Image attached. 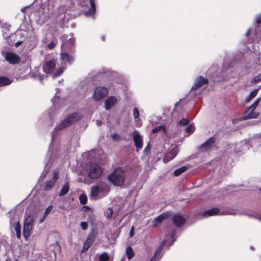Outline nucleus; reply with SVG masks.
Listing matches in <instances>:
<instances>
[{"label": "nucleus", "instance_id": "a18cd8bd", "mask_svg": "<svg viewBox=\"0 0 261 261\" xmlns=\"http://www.w3.org/2000/svg\"><path fill=\"white\" fill-rule=\"evenodd\" d=\"M261 81V73L254 77L251 80V83L255 84Z\"/></svg>", "mask_w": 261, "mask_h": 261}, {"label": "nucleus", "instance_id": "bb28decb", "mask_svg": "<svg viewBox=\"0 0 261 261\" xmlns=\"http://www.w3.org/2000/svg\"><path fill=\"white\" fill-rule=\"evenodd\" d=\"M220 212V210L218 207L212 208L204 212L201 217L202 218H205L208 217L216 215L219 214Z\"/></svg>", "mask_w": 261, "mask_h": 261}, {"label": "nucleus", "instance_id": "13d9d810", "mask_svg": "<svg viewBox=\"0 0 261 261\" xmlns=\"http://www.w3.org/2000/svg\"><path fill=\"white\" fill-rule=\"evenodd\" d=\"M22 42L23 41H21L20 40H18L15 43V46L17 47H18Z\"/></svg>", "mask_w": 261, "mask_h": 261}, {"label": "nucleus", "instance_id": "9b49d317", "mask_svg": "<svg viewBox=\"0 0 261 261\" xmlns=\"http://www.w3.org/2000/svg\"><path fill=\"white\" fill-rule=\"evenodd\" d=\"M96 231L94 228L92 229L89 233L87 238L83 245V252L86 251L92 245L95 240Z\"/></svg>", "mask_w": 261, "mask_h": 261}, {"label": "nucleus", "instance_id": "39448f33", "mask_svg": "<svg viewBox=\"0 0 261 261\" xmlns=\"http://www.w3.org/2000/svg\"><path fill=\"white\" fill-rule=\"evenodd\" d=\"M260 101V98H257L255 100L254 103L248 108L246 111L244 116L240 117L239 119H234L232 120L233 123H236V121L239 120V121L246 120L248 119L256 118L258 114L255 113L254 110L257 107L259 102Z\"/></svg>", "mask_w": 261, "mask_h": 261}, {"label": "nucleus", "instance_id": "4c0bfd02", "mask_svg": "<svg viewBox=\"0 0 261 261\" xmlns=\"http://www.w3.org/2000/svg\"><path fill=\"white\" fill-rule=\"evenodd\" d=\"M17 36L19 37V40L24 42L26 38V32L23 31H20L17 33Z\"/></svg>", "mask_w": 261, "mask_h": 261}, {"label": "nucleus", "instance_id": "5701e85b", "mask_svg": "<svg viewBox=\"0 0 261 261\" xmlns=\"http://www.w3.org/2000/svg\"><path fill=\"white\" fill-rule=\"evenodd\" d=\"M166 244V241L164 240L160 245L159 246V247L157 248L155 253L154 254L152 257L151 258L150 261H159V260L162 257V255L161 254V253L165 246Z\"/></svg>", "mask_w": 261, "mask_h": 261}, {"label": "nucleus", "instance_id": "864d4df0", "mask_svg": "<svg viewBox=\"0 0 261 261\" xmlns=\"http://www.w3.org/2000/svg\"><path fill=\"white\" fill-rule=\"evenodd\" d=\"M134 227L132 226L130 230L129 231V236L130 238H132L134 236Z\"/></svg>", "mask_w": 261, "mask_h": 261}, {"label": "nucleus", "instance_id": "473e14b6", "mask_svg": "<svg viewBox=\"0 0 261 261\" xmlns=\"http://www.w3.org/2000/svg\"><path fill=\"white\" fill-rule=\"evenodd\" d=\"M69 189V185L68 183L66 182L62 186L61 190L60 192L59 195L60 196H62L66 195L68 193Z\"/></svg>", "mask_w": 261, "mask_h": 261}, {"label": "nucleus", "instance_id": "4468645a", "mask_svg": "<svg viewBox=\"0 0 261 261\" xmlns=\"http://www.w3.org/2000/svg\"><path fill=\"white\" fill-rule=\"evenodd\" d=\"M56 98V95H55L51 101L53 103V106L49 108L48 111V114L49 118L52 119L56 117L59 113L61 110V108L57 104L55 103V99Z\"/></svg>", "mask_w": 261, "mask_h": 261}, {"label": "nucleus", "instance_id": "a19ab883", "mask_svg": "<svg viewBox=\"0 0 261 261\" xmlns=\"http://www.w3.org/2000/svg\"><path fill=\"white\" fill-rule=\"evenodd\" d=\"M109 259V257L107 253H103L100 255L99 257V261H108Z\"/></svg>", "mask_w": 261, "mask_h": 261}, {"label": "nucleus", "instance_id": "3c124183", "mask_svg": "<svg viewBox=\"0 0 261 261\" xmlns=\"http://www.w3.org/2000/svg\"><path fill=\"white\" fill-rule=\"evenodd\" d=\"M150 145L148 144L145 147V148L143 150V152L145 153H148L149 150H150Z\"/></svg>", "mask_w": 261, "mask_h": 261}, {"label": "nucleus", "instance_id": "aec40b11", "mask_svg": "<svg viewBox=\"0 0 261 261\" xmlns=\"http://www.w3.org/2000/svg\"><path fill=\"white\" fill-rule=\"evenodd\" d=\"M6 60L11 64H16L19 62L20 58L15 53L12 52H7L5 54Z\"/></svg>", "mask_w": 261, "mask_h": 261}, {"label": "nucleus", "instance_id": "bf43d9fd", "mask_svg": "<svg viewBox=\"0 0 261 261\" xmlns=\"http://www.w3.org/2000/svg\"><path fill=\"white\" fill-rule=\"evenodd\" d=\"M45 217H46V216H45L44 215H43V216L40 217L39 218V223H42L44 221Z\"/></svg>", "mask_w": 261, "mask_h": 261}, {"label": "nucleus", "instance_id": "f257e3e1", "mask_svg": "<svg viewBox=\"0 0 261 261\" xmlns=\"http://www.w3.org/2000/svg\"><path fill=\"white\" fill-rule=\"evenodd\" d=\"M81 118V115L78 113H73L66 117L62 121L56 124L54 130L51 132L52 141L60 131L70 126Z\"/></svg>", "mask_w": 261, "mask_h": 261}, {"label": "nucleus", "instance_id": "69168bd1", "mask_svg": "<svg viewBox=\"0 0 261 261\" xmlns=\"http://www.w3.org/2000/svg\"><path fill=\"white\" fill-rule=\"evenodd\" d=\"M250 249H252V250H253V247H252V246H250Z\"/></svg>", "mask_w": 261, "mask_h": 261}, {"label": "nucleus", "instance_id": "680f3d73", "mask_svg": "<svg viewBox=\"0 0 261 261\" xmlns=\"http://www.w3.org/2000/svg\"><path fill=\"white\" fill-rule=\"evenodd\" d=\"M101 121L100 120H97L96 122L97 126H100L101 124Z\"/></svg>", "mask_w": 261, "mask_h": 261}, {"label": "nucleus", "instance_id": "e433bc0d", "mask_svg": "<svg viewBox=\"0 0 261 261\" xmlns=\"http://www.w3.org/2000/svg\"><path fill=\"white\" fill-rule=\"evenodd\" d=\"M187 169V167L186 166H182L178 169H176L174 171V175L175 176H178L185 171H186Z\"/></svg>", "mask_w": 261, "mask_h": 261}, {"label": "nucleus", "instance_id": "c03bdc74", "mask_svg": "<svg viewBox=\"0 0 261 261\" xmlns=\"http://www.w3.org/2000/svg\"><path fill=\"white\" fill-rule=\"evenodd\" d=\"M190 123V121L186 118H182L179 121V125L180 126H186Z\"/></svg>", "mask_w": 261, "mask_h": 261}, {"label": "nucleus", "instance_id": "ddd939ff", "mask_svg": "<svg viewBox=\"0 0 261 261\" xmlns=\"http://www.w3.org/2000/svg\"><path fill=\"white\" fill-rule=\"evenodd\" d=\"M61 59L65 65H71L75 60L73 54L66 51H62L60 53Z\"/></svg>", "mask_w": 261, "mask_h": 261}, {"label": "nucleus", "instance_id": "4d7b16f0", "mask_svg": "<svg viewBox=\"0 0 261 261\" xmlns=\"http://www.w3.org/2000/svg\"><path fill=\"white\" fill-rule=\"evenodd\" d=\"M38 77H39V81L42 82L43 80L45 78V77H46V76L44 75H42V74H38Z\"/></svg>", "mask_w": 261, "mask_h": 261}, {"label": "nucleus", "instance_id": "a211bd4d", "mask_svg": "<svg viewBox=\"0 0 261 261\" xmlns=\"http://www.w3.org/2000/svg\"><path fill=\"white\" fill-rule=\"evenodd\" d=\"M207 83L208 80L207 79L201 75L198 76L195 80L194 85L191 87L190 91L197 90L203 85L207 84Z\"/></svg>", "mask_w": 261, "mask_h": 261}, {"label": "nucleus", "instance_id": "c756f323", "mask_svg": "<svg viewBox=\"0 0 261 261\" xmlns=\"http://www.w3.org/2000/svg\"><path fill=\"white\" fill-rule=\"evenodd\" d=\"M11 81L7 77L1 76L0 77V87L8 86L10 85Z\"/></svg>", "mask_w": 261, "mask_h": 261}, {"label": "nucleus", "instance_id": "e2e57ef3", "mask_svg": "<svg viewBox=\"0 0 261 261\" xmlns=\"http://www.w3.org/2000/svg\"><path fill=\"white\" fill-rule=\"evenodd\" d=\"M82 194H81L79 196V201L81 204H82Z\"/></svg>", "mask_w": 261, "mask_h": 261}, {"label": "nucleus", "instance_id": "f8f14e48", "mask_svg": "<svg viewBox=\"0 0 261 261\" xmlns=\"http://www.w3.org/2000/svg\"><path fill=\"white\" fill-rule=\"evenodd\" d=\"M216 146V138L214 137L208 139L205 142L202 143L199 147V150L201 152L208 151L210 149Z\"/></svg>", "mask_w": 261, "mask_h": 261}, {"label": "nucleus", "instance_id": "c85d7f7f", "mask_svg": "<svg viewBox=\"0 0 261 261\" xmlns=\"http://www.w3.org/2000/svg\"><path fill=\"white\" fill-rule=\"evenodd\" d=\"M84 156L87 158L88 160H94L96 159L97 154L95 151L91 150L88 152L85 153L84 154H83V158Z\"/></svg>", "mask_w": 261, "mask_h": 261}, {"label": "nucleus", "instance_id": "393cba45", "mask_svg": "<svg viewBox=\"0 0 261 261\" xmlns=\"http://www.w3.org/2000/svg\"><path fill=\"white\" fill-rule=\"evenodd\" d=\"M174 224L177 227L182 226L186 222L185 218L180 215H175L172 218Z\"/></svg>", "mask_w": 261, "mask_h": 261}, {"label": "nucleus", "instance_id": "2f4dec72", "mask_svg": "<svg viewBox=\"0 0 261 261\" xmlns=\"http://www.w3.org/2000/svg\"><path fill=\"white\" fill-rule=\"evenodd\" d=\"M258 89H255L250 91L249 95L246 97L245 101L248 102L253 99L256 95Z\"/></svg>", "mask_w": 261, "mask_h": 261}, {"label": "nucleus", "instance_id": "0e129e2a", "mask_svg": "<svg viewBox=\"0 0 261 261\" xmlns=\"http://www.w3.org/2000/svg\"><path fill=\"white\" fill-rule=\"evenodd\" d=\"M101 39H102V41H104L105 40V37H104V36L101 37Z\"/></svg>", "mask_w": 261, "mask_h": 261}, {"label": "nucleus", "instance_id": "1a4fd4ad", "mask_svg": "<svg viewBox=\"0 0 261 261\" xmlns=\"http://www.w3.org/2000/svg\"><path fill=\"white\" fill-rule=\"evenodd\" d=\"M53 155V150L51 148V144L49 145L48 150L46 153L44 160L45 169L40 177V180H43L46 176L49 170V167L48 164L52 162L51 156Z\"/></svg>", "mask_w": 261, "mask_h": 261}, {"label": "nucleus", "instance_id": "f704fd0d", "mask_svg": "<svg viewBox=\"0 0 261 261\" xmlns=\"http://www.w3.org/2000/svg\"><path fill=\"white\" fill-rule=\"evenodd\" d=\"M125 254L128 259H132L134 256V252L133 248L128 246L126 248Z\"/></svg>", "mask_w": 261, "mask_h": 261}, {"label": "nucleus", "instance_id": "423d86ee", "mask_svg": "<svg viewBox=\"0 0 261 261\" xmlns=\"http://www.w3.org/2000/svg\"><path fill=\"white\" fill-rule=\"evenodd\" d=\"M88 175L90 178H97L102 174V170L101 167L97 164L90 162L86 167Z\"/></svg>", "mask_w": 261, "mask_h": 261}, {"label": "nucleus", "instance_id": "052dcab7", "mask_svg": "<svg viewBox=\"0 0 261 261\" xmlns=\"http://www.w3.org/2000/svg\"><path fill=\"white\" fill-rule=\"evenodd\" d=\"M253 217L261 222V215L253 216Z\"/></svg>", "mask_w": 261, "mask_h": 261}, {"label": "nucleus", "instance_id": "6e6d98bb", "mask_svg": "<svg viewBox=\"0 0 261 261\" xmlns=\"http://www.w3.org/2000/svg\"><path fill=\"white\" fill-rule=\"evenodd\" d=\"M88 223L87 222H83V230H85L87 228Z\"/></svg>", "mask_w": 261, "mask_h": 261}, {"label": "nucleus", "instance_id": "dca6fc26", "mask_svg": "<svg viewBox=\"0 0 261 261\" xmlns=\"http://www.w3.org/2000/svg\"><path fill=\"white\" fill-rule=\"evenodd\" d=\"M130 135L133 136V140L135 145L136 147V151L138 152L142 148L143 138L140 133L136 130L134 131V132L132 133Z\"/></svg>", "mask_w": 261, "mask_h": 261}, {"label": "nucleus", "instance_id": "5fc2aeb1", "mask_svg": "<svg viewBox=\"0 0 261 261\" xmlns=\"http://www.w3.org/2000/svg\"><path fill=\"white\" fill-rule=\"evenodd\" d=\"M91 210L90 207L88 206H83V212H88Z\"/></svg>", "mask_w": 261, "mask_h": 261}, {"label": "nucleus", "instance_id": "6e6552de", "mask_svg": "<svg viewBox=\"0 0 261 261\" xmlns=\"http://www.w3.org/2000/svg\"><path fill=\"white\" fill-rule=\"evenodd\" d=\"M109 93L108 89L103 86L96 87L94 89L93 97L96 101H100L104 98Z\"/></svg>", "mask_w": 261, "mask_h": 261}, {"label": "nucleus", "instance_id": "58836bf2", "mask_svg": "<svg viewBox=\"0 0 261 261\" xmlns=\"http://www.w3.org/2000/svg\"><path fill=\"white\" fill-rule=\"evenodd\" d=\"M160 130H162V132H163L164 133H165V131H166V128H165V126H164V125H159V126H156L153 129H152V133H157Z\"/></svg>", "mask_w": 261, "mask_h": 261}, {"label": "nucleus", "instance_id": "7ed1b4c3", "mask_svg": "<svg viewBox=\"0 0 261 261\" xmlns=\"http://www.w3.org/2000/svg\"><path fill=\"white\" fill-rule=\"evenodd\" d=\"M126 173L120 167L114 169L113 172L109 176V180L116 186H122L123 185Z\"/></svg>", "mask_w": 261, "mask_h": 261}, {"label": "nucleus", "instance_id": "338daca9", "mask_svg": "<svg viewBox=\"0 0 261 261\" xmlns=\"http://www.w3.org/2000/svg\"><path fill=\"white\" fill-rule=\"evenodd\" d=\"M124 260H125V258H124L123 259H121V261H124Z\"/></svg>", "mask_w": 261, "mask_h": 261}, {"label": "nucleus", "instance_id": "412c9836", "mask_svg": "<svg viewBox=\"0 0 261 261\" xmlns=\"http://www.w3.org/2000/svg\"><path fill=\"white\" fill-rule=\"evenodd\" d=\"M178 152V149L176 147H174L171 149L165 154L163 158V162L167 163L175 157Z\"/></svg>", "mask_w": 261, "mask_h": 261}, {"label": "nucleus", "instance_id": "603ef678", "mask_svg": "<svg viewBox=\"0 0 261 261\" xmlns=\"http://www.w3.org/2000/svg\"><path fill=\"white\" fill-rule=\"evenodd\" d=\"M87 201V196L83 193V205L85 204Z\"/></svg>", "mask_w": 261, "mask_h": 261}, {"label": "nucleus", "instance_id": "72a5a7b5", "mask_svg": "<svg viewBox=\"0 0 261 261\" xmlns=\"http://www.w3.org/2000/svg\"><path fill=\"white\" fill-rule=\"evenodd\" d=\"M70 38H68V35L65 34L61 37V39L62 40V41H65V42L63 43L64 45H65L67 42H66V40L68 41V42L69 43H72L73 42V40H72L71 38L73 36V34L70 33Z\"/></svg>", "mask_w": 261, "mask_h": 261}, {"label": "nucleus", "instance_id": "0eeeda50", "mask_svg": "<svg viewBox=\"0 0 261 261\" xmlns=\"http://www.w3.org/2000/svg\"><path fill=\"white\" fill-rule=\"evenodd\" d=\"M114 72L106 67H102L98 70H93L90 73L91 78L106 77L113 75Z\"/></svg>", "mask_w": 261, "mask_h": 261}, {"label": "nucleus", "instance_id": "20e7f679", "mask_svg": "<svg viewBox=\"0 0 261 261\" xmlns=\"http://www.w3.org/2000/svg\"><path fill=\"white\" fill-rule=\"evenodd\" d=\"M249 140L245 139L237 144H231L228 145L226 151L229 153H243L249 149Z\"/></svg>", "mask_w": 261, "mask_h": 261}, {"label": "nucleus", "instance_id": "6ab92c4d", "mask_svg": "<svg viewBox=\"0 0 261 261\" xmlns=\"http://www.w3.org/2000/svg\"><path fill=\"white\" fill-rule=\"evenodd\" d=\"M221 70L222 76L221 79L218 80V81L229 80L230 77H233L232 75L229 74V73L231 72L232 69L226 65V62L224 63Z\"/></svg>", "mask_w": 261, "mask_h": 261}, {"label": "nucleus", "instance_id": "2eb2a0df", "mask_svg": "<svg viewBox=\"0 0 261 261\" xmlns=\"http://www.w3.org/2000/svg\"><path fill=\"white\" fill-rule=\"evenodd\" d=\"M90 7H88V10H83V13L84 14L85 16L87 17H91L93 19H95V13H96V5L95 0H89Z\"/></svg>", "mask_w": 261, "mask_h": 261}, {"label": "nucleus", "instance_id": "a878e982", "mask_svg": "<svg viewBox=\"0 0 261 261\" xmlns=\"http://www.w3.org/2000/svg\"><path fill=\"white\" fill-rule=\"evenodd\" d=\"M170 215H171V213L168 212L162 214L161 215H159V216L155 217L153 221V226H154V227L157 226L160 223H161V222L163 220L169 217L170 216Z\"/></svg>", "mask_w": 261, "mask_h": 261}, {"label": "nucleus", "instance_id": "09e8293b", "mask_svg": "<svg viewBox=\"0 0 261 261\" xmlns=\"http://www.w3.org/2000/svg\"><path fill=\"white\" fill-rule=\"evenodd\" d=\"M111 138L114 141H118L120 139V136L119 134H118L117 133H113V134H111Z\"/></svg>", "mask_w": 261, "mask_h": 261}, {"label": "nucleus", "instance_id": "4be33fe9", "mask_svg": "<svg viewBox=\"0 0 261 261\" xmlns=\"http://www.w3.org/2000/svg\"><path fill=\"white\" fill-rule=\"evenodd\" d=\"M117 101V98L114 96L108 97L105 100V109L106 110H110L116 105Z\"/></svg>", "mask_w": 261, "mask_h": 261}, {"label": "nucleus", "instance_id": "de8ad7c7", "mask_svg": "<svg viewBox=\"0 0 261 261\" xmlns=\"http://www.w3.org/2000/svg\"><path fill=\"white\" fill-rule=\"evenodd\" d=\"M57 43V41L56 40H54V41H51L50 43L47 44V47L49 49H53L55 46H56V44Z\"/></svg>", "mask_w": 261, "mask_h": 261}, {"label": "nucleus", "instance_id": "7c9ffc66", "mask_svg": "<svg viewBox=\"0 0 261 261\" xmlns=\"http://www.w3.org/2000/svg\"><path fill=\"white\" fill-rule=\"evenodd\" d=\"M195 129V126L193 124H191L188 126L185 129V136H188L192 134Z\"/></svg>", "mask_w": 261, "mask_h": 261}, {"label": "nucleus", "instance_id": "8fccbe9b", "mask_svg": "<svg viewBox=\"0 0 261 261\" xmlns=\"http://www.w3.org/2000/svg\"><path fill=\"white\" fill-rule=\"evenodd\" d=\"M53 209V206L52 205H49L48 206L45 210V212L44 213V214L45 216H47L50 212Z\"/></svg>", "mask_w": 261, "mask_h": 261}, {"label": "nucleus", "instance_id": "f3484780", "mask_svg": "<svg viewBox=\"0 0 261 261\" xmlns=\"http://www.w3.org/2000/svg\"><path fill=\"white\" fill-rule=\"evenodd\" d=\"M56 65V62L54 59L46 61L42 65L43 70L46 74L52 73L55 70Z\"/></svg>", "mask_w": 261, "mask_h": 261}, {"label": "nucleus", "instance_id": "f03ea898", "mask_svg": "<svg viewBox=\"0 0 261 261\" xmlns=\"http://www.w3.org/2000/svg\"><path fill=\"white\" fill-rule=\"evenodd\" d=\"M261 14L255 16L254 25L246 32V36L251 41H259L261 39Z\"/></svg>", "mask_w": 261, "mask_h": 261}, {"label": "nucleus", "instance_id": "9d476101", "mask_svg": "<svg viewBox=\"0 0 261 261\" xmlns=\"http://www.w3.org/2000/svg\"><path fill=\"white\" fill-rule=\"evenodd\" d=\"M33 217L28 215L26 218L23 224V234L25 238H28L30 236L33 228Z\"/></svg>", "mask_w": 261, "mask_h": 261}, {"label": "nucleus", "instance_id": "cd10ccee", "mask_svg": "<svg viewBox=\"0 0 261 261\" xmlns=\"http://www.w3.org/2000/svg\"><path fill=\"white\" fill-rule=\"evenodd\" d=\"M133 116H134V119L136 121V125L137 126H140L141 125V123H140V119L139 118L140 114H139V111L138 109L137 108H135L133 109Z\"/></svg>", "mask_w": 261, "mask_h": 261}, {"label": "nucleus", "instance_id": "b1692460", "mask_svg": "<svg viewBox=\"0 0 261 261\" xmlns=\"http://www.w3.org/2000/svg\"><path fill=\"white\" fill-rule=\"evenodd\" d=\"M59 177L58 173L57 172H54L52 178L47 181L44 187V191H49L54 186L56 180L58 179Z\"/></svg>", "mask_w": 261, "mask_h": 261}, {"label": "nucleus", "instance_id": "ea45409f", "mask_svg": "<svg viewBox=\"0 0 261 261\" xmlns=\"http://www.w3.org/2000/svg\"><path fill=\"white\" fill-rule=\"evenodd\" d=\"M14 228H15V230L16 232L17 237L18 239H19L21 236V233H20V227L19 223L18 222H17L15 225Z\"/></svg>", "mask_w": 261, "mask_h": 261}, {"label": "nucleus", "instance_id": "79ce46f5", "mask_svg": "<svg viewBox=\"0 0 261 261\" xmlns=\"http://www.w3.org/2000/svg\"><path fill=\"white\" fill-rule=\"evenodd\" d=\"M113 213V209L111 207H109L105 213V216L107 219H110L112 217Z\"/></svg>", "mask_w": 261, "mask_h": 261}, {"label": "nucleus", "instance_id": "c9c22d12", "mask_svg": "<svg viewBox=\"0 0 261 261\" xmlns=\"http://www.w3.org/2000/svg\"><path fill=\"white\" fill-rule=\"evenodd\" d=\"M99 193V188L97 186H92L91 189V196L96 198Z\"/></svg>", "mask_w": 261, "mask_h": 261}, {"label": "nucleus", "instance_id": "37998d69", "mask_svg": "<svg viewBox=\"0 0 261 261\" xmlns=\"http://www.w3.org/2000/svg\"><path fill=\"white\" fill-rule=\"evenodd\" d=\"M65 68L64 67H62L60 69H59L53 75V79H54L56 77H58L62 74V73L64 71Z\"/></svg>", "mask_w": 261, "mask_h": 261}, {"label": "nucleus", "instance_id": "49530a36", "mask_svg": "<svg viewBox=\"0 0 261 261\" xmlns=\"http://www.w3.org/2000/svg\"><path fill=\"white\" fill-rule=\"evenodd\" d=\"M174 232L171 233L170 235V238L172 239L171 242L170 243H168V244L166 246V248L168 250L170 247L173 243L174 241H175L176 239L174 238Z\"/></svg>", "mask_w": 261, "mask_h": 261}, {"label": "nucleus", "instance_id": "774afa93", "mask_svg": "<svg viewBox=\"0 0 261 261\" xmlns=\"http://www.w3.org/2000/svg\"><path fill=\"white\" fill-rule=\"evenodd\" d=\"M80 226L82 227V222L80 223Z\"/></svg>", "mask_w": 261, "mask_h": 261}]
</instances>
